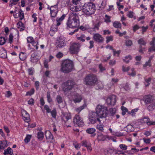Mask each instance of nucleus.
<instances>
[{
  "label": "nucleus",
  "mask_w": 155,
  "mask_h": 155,
  "mask_svg": "<svg viewBox=\"0 0 155 155\" xmlns=\"http://www.w3.org/2000/svg\"><path fill=\"white\" fill-rule=\"evenodd\" d=\"M19 57L21 60L23 61L26 59V54L25 53L21 52L20 54Z\"/></svg>",
  "instance_id": "30"
},
{
  "label": "nucleus",
  "mask_w": 155,
  "mask_h": 155,
  "mask_svg": "<svg viewBox=\"0 0 155 155\" xmlns=\"http://www.w3.org/2000/svg\"><path fill=\"white\" fill-rule=\"evenodd\" d=\"M143 121L144 123L147 124H149V123L148 122L150 121V118L148 117H144L143 119Z\"/></svg>",
  "instance_id": "62"
},
{
  "label": "nucleus",
  "mask_w": 155,
  "mask_h": 155,
  "mask_svg": "<svg viewBox=\"0 0 155 155\" xmlns=\"http://www.w3.org/2000/svg\"><path fill=\"white\" fill-rule=\"evenodd\" d=\"M145 85V86L147 87L150 85V82L151 80V78H144Z\"/></svg>",
  "instance_id": "35"
},
{
  "label": "nucleus",
  "mask_w": 155,
  "mask_h": 155,
  "mask_svg": "<svg viewBox=\"0 0 155 155\" xmlns=\"http://www.w3.org/2000/svg\"><path fill=\"white\" fill-rule=\"evenodd\" d=\"M17 27L19 29L20 31H24L25 28L24 24L21 21H19L17 24Z\"/></svg>",
  "instance_id": "24"
},
{
  "label": "nucleus",
  "mask_w": 155,
  "mask_h": 155,
  "mask_svg": "<svg viewBox=\"0 0 155 155\" xmlns=\"http://www.w3.org/2000/svg\"><path fill=\"white\" fill-rule=\"evenodd\" d=\"M27 42L31 43L33 46V49L37 50L38 48V42L35 41L33 38L31 36H29L27 38Z\"/></svg>",
  "instance_id": "13"
},
{
  "label": "nucleus",
  "mask_w": 155,
  "mask_h": 155,
  "mask_svg": "<svg viewBox=\"0 0 155 155\" xmlns=\"http://www.w3.org/2000/svg\"><path fill=\"white\" fill-rule=\"evenodd\" d=\"M105 18L104 19V21L107 23L110 22L111 21L110 20L111 17L106 15H105Z\"/></svg>",
  "instance_id": "44"
},
{
  "label": "nucleus",
  "mask_w": 155,
  "mask_h": 155,
  "mask_svg": "<svg viewBox=\"0 0 155 155\" xmlns=\"http://www.w3.org/2000/svg\"><path fill=\"white\" fill-rule=\"evenodd\" d=\"M100 118L98 117L97 113L95 112H92L90 113L88 119L91 124H94L98 121L99 124L101 123Z\"/></svg>",
  "instance_id": "8"
},
{
  "label": "nucleus",
  "mask_w": 155,
  "mask_h": 155,
  "mask_svg": "<svg viewBox=\"0 0 155 155\" xmlns=\"http://www.w3.org/2000/svg\"><path fill=\"white\" fill-rule=\"evenodd\" d=\"M130 69L129 67H126L124 65L122 66V70L124 72H125L128 71Z\"/></svg>",
  "instance_id": "56"
},
{
  "label": "nucleus",
  "mask_w": 155,
  "mask_h": 155,
  "mask_svg": "<svg viewBox=\"0 0 155 155\" xmlns=\"http://www.w3.org/2000/svg\"><path fill=\"white\" fill-rule=\"evenodd\" d=\"M87 106V105L85 104H84L82 106L75 109V111L78 113H79L80 112Z\"/></svg>",
  "instance_id": "27"
},
{
  "label": "nucleus",
  "mask_w": 155,
  "mask_h": 155,
  "mask_svg": "<svg viewBox=\"0 0 155 155\" xmlns=\"http://www.w3.org/2000/svg\"><path fill=\"white\" fill-rule=\"evenodd\" d=\"M39 59L40 57L38 54L37 52H35L31 54L30 61L33 64H36Z\"/></svg>",
  "instance_id": "17"
},
{
  "label": "nucleus",
  "mask_w": 155,
  "mask_h": 155,
  "mask_svg": "<svg viewBox=\"0 0 155 155\" xmlns=\"http://www.w3.org/2000/svg\"><path fill=\"white\" fill-rule=\"evenodd\" d=\"M50 11H55V12H58V5H54V6H51L50 8Z\"/></svg>",
  "instance_id": "47"
},
{
  "label": "nucleus",
  "mask_w": 155,
  "mask_h": 155,
  "mask_svg": "<svg viewBox=\"0 0 155 155\" xmlns=\"http://www.w3.org/2000/svg\"><path fill=\"white\" fill-rule=\"evenodd\" d=\"M146 105H148L153 100V96L151 95H146L144 96L142 99Z\"/></svg>",
  "instance_id": "15"
},
{
  "label": "nucleus",
  "mask_w": 155,
  "mask_h": 155,
  "mask_svg": "<svg viewBox=\"0 0 155 155\" xmlns=\"http://www.w3.org/2000/svg\"><path fill=\"white\" fill-rule=\"evenodd\" d=\"M113 25L116 28H120L121 27V23L119 21H115L113 23Z\"/></svg>",
  "instance_id": "31"
},
{
  "label": "nucleus",
  "mask_w": 155,
  "mask_h": 155,
  "mask_svg": "<svg viewBox=\"0 0 155 155\" xmlns=\"http://www.w3.org/2000/svg\"><path fill=\"white\" fill-rule=\"evenodd\" d=\"M73 122L75 125H77L79 127L83 126L84 125L83 119L79 115H75L74 117Z\"/></svg>",
  "instance_id": "10"
},
{
  "label": "nucleus",
  "mask_w": 155,
  "mask_h": 155,
  "mask_svg": "<svg viewBox=\"0 0 155 155\" xmlns=\"http://www.w3.org/2000/svg\"><path fill=\"white\" fill-rule=\"evenodd\" d=\"M107 105L113 106L115 104L116 101V97L115 95H112L106 99Z\"/></svg>",
  "instance_id": "12"
},
{
  "label": "nucleus",
  "mask_w": 155,
  "mask_h": 155,
  "mask_svg": "<svg viewBox=\"0 0 155 155\" xmlns=\"http://www.w3.org/2000/svg\"><path fill=\"white\" fill-rule=\"evenodd\" d=\"M152 58H149L148 61H147L143 65V68H146L147 66H149V67L151 66V61Z\"/></svg>",
  "instance_id": "33"
},
{
  "label": "nucleus",
  "mask_w": 155,
  "mask_h": 155,
  "mask_svg": "<svg viewBox=\"0 0 155 155\" xmlns=\"http://www.w3.org/2000/svg\"><path fill=\"white\" fill-rule=\"evenodd\" d=\"M95 112L98 117L100 118H106L108 114V110L107 107L103 105H98L97 106Z\"/></svg>",
  "instance_id": "3"
},
{
  "label": "nucleus",
  "mask_w": 155,
  "mask_h": 155,
  "mask_svg": "<svg viewBox=\"0 0 155 155\" xmlns=\"http://www.w3.org/2000/svg\"><path fill=\"white\" fill-rule=\"evenodd\" d=\"M127 17L130 18H134V19H136V17L134 16V13L133 12L129 11L128 12V14L127 15Z\"/></svg>",
  "instance_id": "40"
},
{
  "label": "nucleus",
  "mask_w": 155,
  "mask_h": 155,
  "mask_svg": "<svg viewBox=\"0 0 155 155\" xmlns=\"http://www.w3.org/2000/svg\"><path fill=\"white\" fill-rule=\"evenodd\" d=\"M71 97L73 101L75 103L80 102L82 99V95L76 93L72 95Z\"/></svg>",
  "instance_id": "14"
},
{
  "label": "nucleus",
  "mask_w": 155,
  "mask_h": 155,
  "mask_svg": "<svg viewBox=\"0 0 155 155\" xmlns=\"http://www.w3.org/2000/svg\"><path fill=\"white\" fill-rule=\"evenodd\" d=\"M31 136V135H27L25 137L24 141L25 143L28 142L30 140Z\"/></svg>",
  "instance_id": "50"
},
{
  "label": "nucleus",
  "mask_w": 155,
  "mask_h": 155,
  "mask_svg": "<svg viewBox=\"0 0 155 155\" xmlns=\"http://www.w3.org/2000/svg\"><path fill=\"white\" fill-rule=\"evenodd\" d=\"M138 110V109L137 108L133 109L132 110H131V112H129L128 113L129 114H131V116L133 117L135 116L136 112Z\"/></svg>",
  "instance_id": "43"
},
{
  "label": "nucleus",
  "mask_w": 155,
  "mask_h": 155,
  "mask_svg": "<svg viewBox=\"0 0 155 155\" xmlns=\"http://www.w3.org/2000/svg\"><path fill=\"white\" fill-rule=\"evenodd\" d=\"M56 101L58 104L63 103V98L60 95H57L56 98Z\"/></svg>",
  "instance_id": "29"
},
{
  "label": "nucleus",
  "mask_w": 155,
  "mask_h": 155,
  "mask_svg": "<svg viewBox=\"0 0 155 155\" xmlns=\"http://www.w3.org/2000/svg\"><path fill=\"white\" fill-rule=\"evenodd\" d=\"M18 12L19 14V17L20 18V19L21 20L24 18V15L23 11H22L21 9H20L18 10Z\"/></svg>",
  "instance_id": "32"
},
{
  "label": "nucleus",
  "mask_w": 155,
  "mask_h": 155,
  "mask_svg": "<svg viewBox=\"0 0 155 155\" xmlns=\"http://www.w3.org/2000/svg\"><path fill=\"white\" fill-rule=\"evenodd\" d=\"M85 37V36L84 35H82L80 37H77V39L80 40L81 41L83 42H84L85 41V40L84 38Z\"/></svg>",
  "instance_id": "42"
},
{
  "label": "nucleus",
  "mask_w": 155,
  "mask_h": 155,
  "mask_svg": "<svg viewBox=\"0 0 155 155\" xmlns=\"http://www.w3.org/2000/svg\"><path fill=\"white\" fill-rule=\"evenodd\" d=\"M97 129L101 131H103L104 130V128L103 126L101 125H99L98 124L97 125Z\"/></svg>",
  "instance_id": "59"
},
{
  "label": "nucleus",
  "mask_w": 155,
  "mask_h": 155,
  "mask_svg": "<svg viewBox=\"0 0 155 155\" xmlns=\"http://www.w3.org/2000/svg\"><path fill=\"white\" fill-rule=\"evenodd\" d=\"M131 59V57L130 55H128L126 56L125 58V59L123 60V61L127 63L129 62V61Z\"/></svg>",
  "instance_id": "46"
},
{
  "label": "nucleus",
  "mask_w": 155,
  "mask_h": 155,
  "mask_svg": "<svg viewBox=\"0 0 155 155\" xmlns=\"http://www.w3.org/2000/svg\"><path fill=\"white\" fill-rule=\"evenodd\" d=\"M125 44L127 46H130L132 45L133 43L132 41L128 39L126 41Z\"/></svg>",
  "instance_id": "53"
},
{
  "label": "nucleus",
  "mask_w": 155,
  "mask_h": 155,
  "mask_svg": "<svg viewBox=\"0 0 155 155\" xmlns=\"http://www.w3.org/2000/svg\"><path fill=\"white\" fill-rule=\"evenodd\" d=\"M82 146L87 148L88 152H91L92 150L91 144L86 140H83L81 142Z\"/></svg>",
  "instance_id": "19"
},
{
  "label": "nucleus",
  "mask_w": 155,
  "mask_h": 155,
  "mask_svg": "<svg viewBox=\"0 0 155 155\" xmlns=\"http://www.w3.org/2000/svg\"><path fill=\"white\" fill-rule=\"evenodd\" d=\"M61 119L66 123L69 119H71V116L70 113L62 112Z\"/></svg>",
  "instance_id": "18"
},
{
  "label": "nucleus",
  "mask_w": 155,
  "mask_h": 155,
  "mask_svg": "<svg viewBox=\"0 0 155 155\" xmlns=\"http://www.w3.org/2000/svg\"><path fill=\"white\" fill-rule=\"evenodd\" d=\"M34 89H32L30 91L27 92L26 95H31L34 94Z\"/></svg>",
  "instance_id": "60"
},
{
  "label": "nucleus",
  "mask_w": 155,
  "mask_h": 155,
  "mask_svg": "<svg viewBox=\"0 0 155 155\" xmlns=\"http://www.w3.org/2000/svg\"><path fill=\"white\" fill-rule=\"evenodd\" d=\"M109 112L112 115L116 113V109L114 108H111L109 109Z\"/></svg>",
  "instance_id": "57"
},
{
  "label": "nucleus",
  "mask_w": 155,
  "mask_h": 155,
  "mask_svg": "<svg viewBox=\"0 0 155 155\" xmlns=\"http://www.w3.org/2000/svg\"><path fill=\"white\" fill-rule=\"evenodd\" d=\"M66 24L67 28H74L79 26V22L68 19Z\"/></svg>",
  "instance_id": "9"
},
{
  "label": "nucleus",
  "mask_w": 155,
  "mask_h": 155,
  "mask_svg": "<svg viewBox=\"0 0 155 155\" xmlns=\"http://www.w3.org/2000/svg\"><path fill=\"white\" fill-rule=\"evenodd\" d=\"M93 38L95 41L99 43H102L104 40L102 35L98 33L93 34Z\"/></svg>",
  "instance_id": "16"
},
{
  "label": "nucleus",
  "mask_w": 155,
  "mask_h": 155,
  "mask_svg": "<svg viewBox=\"0 0 155 155\" xmlns=\"http://www.w3.org/2000/svg\"><path fill=\"white\" fill-rule=\"evenodd\" d=\"M66 43L64 38L60 37L58 38L56 41V46L58 48H61L66 45Z\"/></svg>",
  "instance_id": "11"
},
{
  "label": "nucleus",
  "mask_w": 155,
  "mask_h": 155,
  "mask_svg": "<svg viewBox=\"0 0 155 155\" xmlns=\"http://www.w3.org/2000/svg\"><path fill=\"white\" fill-rule=\"evenodd\" d=\"M4 155H7L9 154L10 155H12L13 154V150L10 147H8L7 149L5 150H4Z\"/></svg>",
  "instance_id": "26"
},
{
  "label": "nucleus",
  "mask_w": 155,
  "mask_h": 155,
  "mask_svg": "<svg viewBox=\"0 0 155 155\" xmlns=\"http://www.w3.org/2000/svg\"><path fill=\"white\" fill-rule=\"evenodd\" d=\"M0 144L2 147V149H4L5 147L7 146V141H0Z\"/></svg>",
  "instance_id": "37"
},
{
  "label": "nucleus",
  "mask_w": 155,
  "mask_h": 155,
  "mask_svg": "<svg viewBox=\"0 0 155 155\" xmlns=\"http://www.w3.org/2000/svg\"><path fill=\"white\" fill-rule=\"evenodd\" d=\"M70 10L72 11L69 14V17L68 19L79 22V18L78 15L77 14L76 12H78L82 9V7L80 5H70L69 6Z\"/></svg>",
  "instance_id": "2"
},
{
  "label": "nucleus",
  "mask_w": 155,
  "mask_h": 155,
  "mask_svg": "<svg viewBox=\"0 0 155 155\" xmlns=\"http://www.w3.org/2000/svg\"><path fill=\"white\" fill-rule=\"evenodd\" d=\"M126 128H127V131L128 132H130L134 130V128L131 125H127L126 126Z\"/></svg>",
  "instance_id": "28"
},
{
  "label": "nucleus",
  "mask_w": 155,
  "mask_h": 155,
  "mask_svg": "<svg viewBox=\"0 0 155 155\" xmlns=\"http://www.w3.org/2000/svg\"><path fill=\"white\" fill-rule=\"evenodd\" d=\"M45 135L47 140L51 142L53 141V136L50 131L49 130L46 131L45 132Z\"/></svg>",
  "instance_id": "20"
},
{
  "label": "nucleus",
  "mask_w": 155,
  "mask_h": 155,
  "mask_svg": "<svg viewBox=\"0 0 155 155\" xmlns=\"http://www.w3.org/2000/svg\"><path fill=\"white\" fill-rule=\"evenodd\" d=\"M44 108L46 110V112L47 113H49L51 112V110L50 109L49 106L48 105H45L44 106Z\"/></svg>",
  "instance_id": "58"
},
{
  "label": "nucleus",
  "mask_w": 155,
  "mask_h": 155,
  "mask_svg": "<svg viewBox=\"0 0 155 155\" xmlns=\"http://www.w3.org/2000/svg\"><path fill=\"white\" fill-rule=\"evenodd\" d=\"M105 137L104 135L102 134H100L98 135L97 137V139L98 141H103L104 140Z\"/></svg>",
  "instance_id": "41"
},
{
  "label": "nucleus",
  "mask_w": 155,
  "mask_h": 155,
  "mask_svg": "<svg viewBox=\"0 0 155 155\" xmlns=\"http://www.w3.org/2000/svg\"><path fill=\"white\" fill-rule=\"evenodd\" d=\"M58 12H55V11H50L51 16L52 17H54L56 15Z\"/></svg>",
  "instance_id": "63"
},
{
  "label": "nucleus",
  "mask_w": 155,
  "mask_h": 155,
  "mask_svg": "<svg viewBox=\"0 0 155 155\" xmlns=\"http://www.w3.org/2000/svg\"><path fill=\"white\" fill-rule=\"evenodd\" d=\"M28 72L29 75H32L34 72V69L32 68H30L28 69Z\"/></svg>",
  "instance_id": "54"
},
{
  "label": "nucleus",
  "mask_w": 155,
  "mask_h": 155,
  "mask_svg": "<svg viewBox=\"0 0 155 155\" xmlns=\"http://www.w3.org/2000/svg\"><path fill=\"white\" fill-rule=\"evenodd\" d=\"M101 25V22L100 21H99L98 23L95 24L94 27L93 28H91L92 30H94V29H96L97 30H98L99 29V27Z\"/></svg>",
  "instance_id": "39"
},
{
  "label": "nucleus",
  "mask_w": 155,
  "mask_h": 155,
  "mask_svg": "<svg viewBox=\"0 0 155 155\" xmlns=\"http://www.w3.org/2000/svg\"><path fill=\"white\" fill-rule=\"evenodd\" d=\"M95 131L96 130L94 128H89L86 130V132L89 134H93L95 132Z\"/></svg>",
  "instance_id": "36"
},
{
  "label": "nucleus",
  "mask_w": 155,
  "mask_h": 155,
  "mask_svg": "<svg viewBox=\"0 0 155 155\" xmlns=\"http://www.w3.org/2000/svg\"><path fill=\"white\" fill-rule=\"evenodd\" d=\"M155 37H153L152 38V41H150V45L151 46H155Z\"/></svg>",
  "instance_id": "64"
},
{
  "label": "nucleus",
  "mask_w": 155,
  "mask_h": 155,
  "mask_svg": "<svg viewBox=\"0 0 155 155\" xmlns=\"http://www.w3.org/2000/svg\"><path fill=\"white\" fill-rule=\"evenodd\" d=\"M95 8V5L92 3L85 4L82 8V12L86 15L90 16L94 13Z\"/></svg>",
  "instance_id": "5"
},
{
  "label": "nucleus",
  "mask_w": 155,
  "mask_h": 155,
  "mask_svg": "<svg viewBox=\"0 0 155 155\" xmlns=\"http://www.w3.org/2000/svg\"><path fill=\"white\" fill-rule=\"evenodd\" d=\"M97 81L96 75L91 73L87 75L84 79L86 84L90 86L94 85Z\"/></svg>",
  "instance_id": "4"
},
{
  "label": "nucleus",
  "mask_w": 155,
  "mask_h": 155,
  "mask_svg": "<svg viewBox=\"0 0 155 155\" xmlns=\"http://www.w3.org/2000/svg\"><path fill=\"white\" fill-rule=\"evenodd\" d=\"M51 113L52 117L54 118H55L57 116V111L55 108L54 109L51 111L50 112Z\"/></svg>",
  "instance_id": "38"
},
{
  "label": "nucleus",
  "mask_w": 155,
  "mask_h": 155,
  "mask_svg": "<svg viewBox=\"0 0 155 155\" xmlns=\"http://www.w3.org/2000/svg\"><path fill=\"white\" fill-rule=\"evenodd\" d=\"M74 66V63L72 61L68 59L64 60L62 61L60 70L64 73H68L73 70Z\"/></svg>",
  "instance_id": "1"
},
{
  "label": "nucleus",
  "mask_w": 155,
  "mask_h": 155,
  "mask_svg": "<svg viewBox=\"0 0 155 155\" xmlns=\"http://www.w3.org/2000/svg\"><path fill=\"white\" fill-rule=\"evenodd\" d=\"M119 147L120 149L124 150H125L127 149V146L123 144H121L120 145Z\"/></svg>",
  "instance_id": "61"
},
{
  "label": "nucleus",
  "mask_w": 155,
  "mask_h": 155,
  "mask_svg": "<svg viewBox=\"0 0 155 155\" xmlns=\"http://www.w3.org/2000/svg\"><path fill=\"white\" fill-rule=\"evenodd\" d=\"M58 26H57V25H52L51 28L49 32L50 33L52 34L56 31L58 29Z\"/></svg>",
  "instance_id": "25"
},
{
  "label": "nucleus",
  "mask_w": 155,
  "mask_h": 155,
  "mask_svg": "<svg viewBox=\"0 0 155 155\" xmlns=\"http://www.w3.org/2000/svg\"><path fill=\"white\" fill-rule=\"evenodd\" d=\"M75 84L74 81L72 80H69L64 83L62 85V88L64 93H66L72 89Z\"/></svg>",
  "instance_id": "6"
},
{
  "label": "nucleus",
  "mask_w": 155,
  "mask_h": 155,
  "mask_svg": "<svg viewBox=\"0 0 155 155\" xmlns=\"http://www.w3.org/2000/svg\"><path fill=\"white\" fill-rule=\"evenodd\" d=\"M6 40L5 38L3 37H0V45H3L5 44Z\"/></svg>",
  "instance_id": "45"
},
{
  "label": "nucleus",
  "mask_w": 155,
  "mask_h": 155,
  "mask_svg": "<svg viewBox=\"0 0 155 155\" xmlns=\"http://www.w3.org/2000/svg\"><path fill=\"white\" fill-rule=\"evenodd\" d=\"M131 71L132 72L131 73L128 72V75L132 77L136 75V73L134 71V69L133 68L131 69Z\"/></svg>",
  "instance_id": "51"
},
{
  "label": "nucleus",
  "mask_w": 155,
  "mask_h": 155,
  "mask_svg": "<svg viewBox=\"0 0 155 155\" xmlns=\"http://www.w3.org/2000/svg\"><path fill=\"white\" fill-rule=\"evenodd\" d=\"M106 42L107 43L110 41H112L113 40V37L112 36L110 35L109 36L106 37Z\"/></svg>",
  "instance_id": "52"
},
{
  "label": "nucleus",
  "mask_w": 155,
  "mask_h": 155,
  "mask_svg": "<svg viewBox=\"0 0 155 155\" xmlns=\"http://www.w3.org/2000/svg\"><path fill=\"white\" fill-rule=\"evenodd\" d=\"M138 44L142 45H145L146 43V42L142 38H140L138 41Z\"/></svg>",
  "instance_id": "49"
},
{
  "label": "nucleus",
  "mask_w": 155,
  "mask_h": 155,
  "mask_svg": "<svg viewBox=\"0 0 155 155\" xmlns=\"http://www.w3.org/2000/svg\"><path fill=\"white\" fill-rule=\"evenodd\" d=\"M66 15L65 14L63 15L60 18H57L56 19L57 26H59L61 23L62 21L64 19Z\"/></svg>",
  "instance_id": "22"
},
{
  "label": "nucleus",
  "mask_w": 155,
  "mask_h": 155,
  "mask_svg": "<svg viewBox=\"0 0 155 155\" xmlns=\"http://www.w3.org/2000/svg\"><path fill=\"white\" fill-rule=\"evenodd\" d=\"M37 136L38 139L41 140L43 139L44 137V133L42 131H39L38 133Z\"/></svg>",
  "instance_id": "34"
},
{
  "label": "nucleus",
  "mask_w": 155,
  "mask_h": 155,
  "mask_svg": "<svg viewBox=\"0 0 155 155\" xmlns=\"http://www.w3.org/2000/svg\"><path fill=\"white\" fill-rule=\"evenodd\" d=\"M142 28V34H144V32H146L147 31V29L148 28V26H147L146 27H144V26H143L140 28Z\"/></svg>",
  "instance_id": "55"
},
{
  "label": "nucleus",
  "mask_w": 155,
  "mask_h": 155,
  "mask_svg": "<svg viewBox=\"0 0 155 155\" xmlns=\"http://www.w3.org/2000/svg\"><path fill=\"white\" fill-rule=\"evenodd\" d=\"M0 57L3 58H6L7 57L6 51L3 48L0 49Z\"/></svg>",
  "instance_id": "21"
},
{
  "label": "nucleus",
  "mask_w": 155,
  "mask_h": 155,
  "mask_svg": "<svg viewBox=\"0 0 155 155\" xmlns=\"http://www.w3.org/2000/svg\"><path fill=\"white\" fill-rule=\"evenodd\" d=\"M81 46L79 43L74 42L71 43L69 48L70 53L72 54H78L80 50Z\"/></svg>",
  "instance_id": "7"
},
{
  "label": "nucleus",
  "mask_w": 155,
  "mask_h": 155,
  "mask_svg": "<svg viewBox=\"0 0 155 155\" xmlns=\"http://www.w3.org/2000/svg\"><path fill=\"white\" fill-rule=\"evenodd\" d=\"M47 97L48 101L50 103H51L52 101V99L51 97L50 93L49 92H47Z\"/></svg>",
  "instance_id": "48"
},
{
  "label": "nucleus",
  "mask_w": 155,
  "mask_h": 155,
  "mask_svg": "<svg viewBox=\"0 0 155 155\" xmlns=\"http://www.w3.org/2000/svg\"><path fill=\"white\" fill-rule=\"evenodd\" d=\"M147 107V109L149 111H153L155 109V102H152Z\"/></svg>",
  "instance_id": "23"
}]
</instances>
